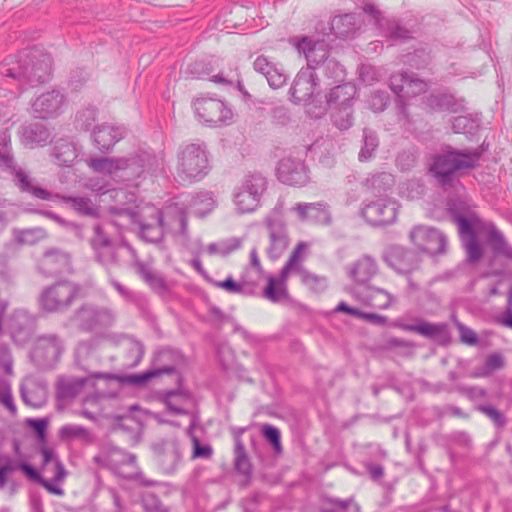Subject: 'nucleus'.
Masks as SVG:
<instances>
[{"label":"nucleus","instance_id":"obj_55","mask_svg":"<svg viewBox=\"0 0 512 512\" xmlns=\"http://www.w3.org/2000/svg\"><path fill=\"white\" fill-rule=\"evenodd\" d=\"M141 504L145 512H169V508L154 493L143 494Z\"/></svg>","mask_w":512,"mask_h":512},{"label":"nucleus","instance_id":"obj_13","mask_svg":"<svg viewBox=\"0 0 512 512\" xmlns=\"http://www.w3.org/2000/svg\"><path fill=\"white\" fill-rule=\"evenodd\" d=\"M409 236L415 246L430 255H440L446 251L447 237L436 228L419 225L411 230Z\"/></svg>","mask_w":512,"mask_h":512},{"label":"nucleus","instance_id":"obj_58","mask_svg":"<svg viewBox=\"0 0 512 512\" xmlns=\"http://www.w3.org/2000/svg\"><path fill=\"white\" fill-rule=\"evenodd\" d=\"M261 431L265 439L272 445L274 451L278 454L281 453L282 445L280 431L276 427L269 424L263 425Z\"/></svg>","mask_w":512,"mask_h":512},{"label":"nucleus","instance_id":"obj_27","mask_svg":"<svg viewBox=\"0 0 512 512\" xmlns=\"http://www.w3.org/2000/svg\"><path fill=\"white\" fill-rule=\"evenodd\" d=\"M94 462L120 474L124 466H135L136 457L118 447L111 446L96 455Z\"/></svg>","mask_w":512,"mask_h":512},{"label":"nucleus","instance_id":"obj_12","mask_svg":"<svg viewBox=\"0 0 512 512\" xmlns=\"http://www.w3.org/2000/svg\"><path fill=\"white\" fill-rule=\"evenodd\" d=\"M63 351L64 342L58 334H42L35 338L30 356L38 366L47 367L55 364Z\"/></svg>","mask_w":512,"mask_h":512},{"label":"nucleus","instance_id":"obj_54","mask_svg":"<svg viewBox=\"0 0 512 512\" xmlns=\"http://www.w3.org/2000/svg\"><path fill=\"white\" fill-rule=\"evenodd\" d=\"M504 366V358L499 353L489 355L480 371L474 372L473 377H485Z\"/></svg>","mask_w":512,"mask_h":512},{"label":"nucleus","instance_id":"obj_32","mask_svg":"<svg viewBox=\"0 0 512 512\" xmlns=\"http://www.w3.org/2000/svg\"><path fill=\"white\" fill-rule=\"evenodd\" d=\"M301 220H312L321 224H329L331 215L328 205L324 202L298 203L293 208Z\"/></svg>","mask_w":512,"mask_h":512},{"label":"nucleus","instance_id":"obj_6","mask_svg":"<svg viewBox=\"0 0 512 512\" xmlns=\"http://www.w3.org/2000/svg\"><path fill=\"white\" fill-rule=\"evenodd\" d=\"M116 319L117 314L114 309L92 302L81 304L69 318L79 331L85 333H93L112 327Z\"/></svg>","mask_w":512,"mask_h":512},{"label":"nucleus","instance_id":"obj_21","mask_svg":"<svg viewBox=\"0 0 512 512\" xmlns=\"http://www.w3.org/2000/svg\"><path fill=\"white\" fill-rule=\"evenodd\" d=\"M448 212L453 221L458 225L459 234L482 227L478 214L465 200H451L448 203Z\"/></svg>","mask_w":512,"mask_h":512},{"label":"nucleus","instance_id":"obj_60","mask_svg":"<svg viewBox=\"0 0 512 512\" xmlns=\"http://www.w3.org/2000/svg\"><path fill=\"white\" fill-rule=\"evenodd\" d=\"M96 115H97L96 108L90 106V107H87L84 110L80 111L76 116V120L80 124L82 129L88 130L95 122Z\"/></svg>","mask_w":512,"mask_h":512},{"label":"nucleus","instance_id":"obj_49","mask_svg":"<svg viewBox=\"0 0 512 512\" xmlns=\"http://www.w3.org/2000/svg\"><path fill=\"white\" fill-rule=\"evenodd\" d=\"M379 145V140L376 133L368 128L363 130V146L359 153L361 161L368 160L372 157Z\"/></svg>","mask_w":512,"mask_h":512},{"label":"nucleus","instance_id":"obj_46","mask_svg":"<svg viewBox=\"0 0 512 512\" xmlns=\"http://www.w3.org/2000/svg\"><path fill=\"white\" fill-rule=\"evenodd\" d=\"M463 245L467 252V258L470 262H477L482 257V249L478 243L476 230L461 233Z\"/></svg>","mask_w":512,"mask_h":512},{"label":"nucleus","instance_id":"obj_28","mask_svg":"<svg viewBox=\"0 0 512 512\" xmlns=\"http://www.w3.org/2000/svg\"><path fill=\"white\" fill-rule=\"evenodd\" d=\"M69 267V254L57 248L46 250L38 264L40 272L47 276L61 274L67 271Z\"/></svg>","mask_w":512,"mask_h":512},{"label":"nucleus","instance_id":"obj_19","mask_svg":"<svg viewBox=\"0 0 512 512\" xmlns=\"http://www.w3.org/2000/svg\"><path fill=\"white\" fill-rule=\"evenodd\" d=\"M3 160L5 165L1 169L13 177L14 184L21 192L30 193L42 200L53 199V195L49 191L33 184V178L24 169L17 166L14 158L6 157Z\"/></svg>","mask_w":512,"mask_h":512},{"label":"nucleus","instance_id":"obj_16","mask_svg":"<svg viewBox=\"0 0 512 512\" xmlns=\"http://www.w3.org/2000/svg\"><path fill=\"white\" fill-rule=\"evenodd\" d=\"M384 261L398 274L408 275L419 268L421 259L412 250L391 245L384 252Z\"/></svg>","mask_w":512,"mask_h":512},{"label":"nucleus","instance_id":"obj_44","mask_svg":"<svg viewBox=\"0 0 512 512\" xmlns=\"http://www.w3.org/2000/svg\"><path fill=\"white\" fill-rule=\"evenodd\" d=\"M53 198H61L63 202L69 204L79 214L86 216H94L97 214L96 207L88 197L55 195Z\"/></svg>","mask_w":512,"mask_h":512},{"label":"nucleus","instance_id":"obj_62","mask_svg":"<svg viewBox=\"0 0 512 512\" xmlns=\"http://www.w3.org/2000/svg\"><path fill=\"white\" fill-rule=\"evenodd\" d=\"M454 323L460 333V339L463 343L468 345H476L478 343V336L471 328L465 326L457 319L454 320Z\"/></svg>","mask_w":512,"mask_h":512},{"label":"nucleus","instance_id":"obj_47","mask_svg":"<svg viewBox=\"0 0 512 512\" xmlns=\"http://www.w3.org/2000/svg\"><path fill=\"white\" fill-rule=\"evenodd\" d=\"M241 246V240L236 237L221 240L217 243H211L207 246V252L209 255H219L225 257L233 251L239 249Z\"/></svg>","mask_w":512,"mask_h":512},{"label":"nucleus","instance_id":"obj_29","mask_svg":"<svg viewBox=\"0 0 512 512\" xmlns=\"http://www.w3.org/2000/svg\"><path fill=\"white\" fill-rule=\"evenodd\" d=\"M34 319L26 311H16L11 319V337L17 345L23 346L28 343L33 334Z\"/></svg>","mask_w":512,"mask_h":512},{"label":"nucleus","instance_id":"obj_41","mask_svg":"<svg viewBox=\"0 0 512 512\" xmlns=\"http://www.w3.org/2000/svg\"><path fill=\"white\" fill-rule=\"evenodd\" d=\"M234 466L237 472L247 477L251 476L252 465L240 436L235 437Z\"/></svg>","mask_w":512,"mask_h":512},{"label":"nucleus","instance_id":"obj_39","mask_svg":"<svg viewBox=\"0 0 512 512\" xmlns=\"http://www.w3.org/2000/svg\"><path fill=\"white\" fill-rule=\"evenodd\" d=\"M483 227L488 234V241L494 253L512 259V247L506 242L501 231L492 223H487Z\"/></svg>","mask_w":512,"mask_h":512},{"label":"nucleus","instance_id":"obj_18","mask_svg":"<svg viewBox=\"0 0 512 512\" xmlns=\"http://www.w3.org/2000/svg\"><path fill=\"white\" fill-rule=\"evenodd\" d=\"M361 215L373 226L391 224L397 217V204L391 199H377L365 204Z\"/></svg>","mask_w":512,"mask_h":512},{"label":"nucleus","instance_id":"obj_52","mask_svg":"<svg viewBox=\"0 0 512 512\" xmlns=\"http://www.w3.org/2000/svg\"><path fill=\"white\" fill-rule=\"evenodd\" d=\"M352 105L339 106L332 114L334 125L340 130H347L353 124Z\"/></svg>","mask_w":512,"mask_h":512},{"label":"nucleus","instance_id":"obj_50","mask_svg":"<svg viewBox=\"0 0 512 512\" xmlns=\"http://www.w3.org/2000/svg\"><path fill=\"white\" fill-rule=\"evenodd\" d=\"M188 399V394L180 389L168 390L164 393V402L169 411L183 415L186 414L187 411L180 407L178 403L182 400Z\"/></svg>","mask_w":512,"mask_h":512},{"label":"nucleus","instance_id":"obj_53","mask_svg":"<svg viewBox=\"0 0 512 512\" xmlns=\"http://www.w3.org/2000/svg\"><path fill=\"white\" fill-rule=\"evenodd\" d=\"M478 128V121L465 115L455 117L452 122V129L455 133L473 134Z\"/></svg>","mask_w":512,"mask_h":512},{"label":"nucleus","instance_id":"obj_5","mask_svg":"<svg viewBox=\"0 0 512 512\" xmlns=\"http://www.w3.org/2000/svg\"><path fill=\"white\" fill-rule=\"evenodd\" d=\"M207 147L204 143H189L177 153L176 179L183 185L202 180L209 172Z\"/></svg>","mask_w":512,"mask_h":512},{"label":"nucleus","instance_id":"obj_40","mask_svg":"<svg viewBox=\"0 0 512 512\" xmlns=\"http://www.w3.org/2000/svg\"><path fill=\"white\" fill-rule=\"evenodd\" d=\"M331 29L339 38L353 36L358 29L357 17L354 14L336 16L331 22Z\"/></svg>","mask_w":512,"mask_h":512},{"label":"nucleus","instance_id":"obj_23","mask_svg":"<svg viewBox=\"0 0 512 512\" xmlns=\"http://www.w3.org/2000/svg\"><path fill=\"white\" fill-rule=\"evenodd\" d=\"M395 326L403 331L417 333L434 341H444L449 337L446 323H429L420 318H417L415 323H408L407 317L404 316L396 321Z\"/></svg>","mask_w":512,"mask_h":512},{"label":"nucleus","instance_id":"obj_30","mask_svg":"<svg viewBox=\"0 0 512 512\" xmlns=\"http://www.w3.org/2000/svg\"><path fill=\"white\" fill-rule=\"evenodd\" d=\"M253 67L256 72L265 76L269 86L273 89H278L287 82L288 76L283 69L264 55L255 59Z\"/></svg>","mask_w":512,"mask_h":512},{"label":"nucleus","instance_id":"obj_15","mask_svg":"<svg viewBox=\"0 0 512 512\" xmlns=\"http://www.w3.org/2000/svg\"><path fill=\"white\" fill-rule=\"evenodd\" d=\"M306 249L307 244L304 242H300L292 251L291 255L287 260H294V262L292 263L293 266L291 268V274H297L301 280V283L308 287L311 291L315 293H321L328 286L327 278L325 276H320L311 273L303 266L304 258L302 257V252L305 251Z\"/></svg>","mask_w":512,"mask_h":512},{"label":"nucleus","instance_id":"obj_1","mask_svg":"<svg viewBox=\"0 0 512 512\" xmlns=\"http://www.w3.org/2000/svg\"><path fill=\"white\" fill-rule=\"evenodd\" d=\"M164 164L162 154L137 150L121 157H95L87 160V165L95 173L132 181L146 173H153Z\"/></svg>","mask_w":512,"mask_h":512},{"label":"nucleus","instance_id":"obj_48","mask_svg":"<svg viewBox=\"0 0 512 512\" xmlns=\"http://www.w3.org/2000/svg\"><path fill=\"white\" fill-rule=\"evenodd\" d=\"M394 184V177L391 173L380 172L366 179V185L374 193H382L390 189Z\"/></svg>","mask_w":512,"mask_h":512},{"label":"nucleus","instance_id":"obj_31","mask_svg":"<svg viewBox=\"0 0 512 512\" xmlns=\"http://www.w3.org/2000/svg\"><path fill=\"white\" fill-rule=\"evenodd\" d=\"M378 266L370 256L358 259L349 269V276L353 279V286H369L368 282L377 274Z\"/></svg>","mask_w":512,"mask_h":512},{"label":"nucleus","instance_id":"obj_4","mask_svg":"<svg viewBox=\"0 0 512 512\" xmlns=\"http://www.w3.org/2000/svg\"><path fill=\"white\" fill-rule=\"evenodd\" d=\"M480 156L481 152L477 149H449L433 156L429 170L441 186L452 187L458 172L474 168Z\"/></svg>","mask_w":512,"mask_h":512},{"label":"nucleus","instance_id":"obj_7","mask_svg":"<svg viewBox=\"0 0 512 512\" xmlns=\"http://www.w3.org/2000/svg\"><path fill=\"white\" fill-rule=\"evenodd\" d=\"M80 292L79 284L68 280L58 281L41 291L39 306L47 313H63L71 307Z\"/></svg>","mask_w":512,"mask_h":512},{"label":"nucleus","instance_id":"obj_57","mask_svg":"<svg viewBox=\"0 0 512 512\" xmlns=\"http://www.w3.org/2000/svg\"><path fill=\"white\" fill-rule=\"evenodd\" d=\"M476 409L487 416L496 427L502 428L506 425L507 420L504 414L492 405H479Z\"/></svg>","mask_w":512,"mask_h":512},{"label":"nucleus","instance_id":"obj_25","mask_svg":"<svg viewBox=\"0 0 512 512\" xmlns=\"http://www.w3.org/2000/svg\"><path fill=\"white\" fill-rule=\"evenodd\" d=\"M278 179L287 185H304L308 181L307 168L303 161L292 157L283 158L277 167Z\"/></svg>","mask_w":512,"mask_h":512},{"label":"nucleus","instance_id":"obj_51","mask_svg":"<svg viewBox=\"0 0 512 512\" xmlns=\"http://www.w3.org/2000/svg\"><path fill=\"white\" fill-rule=\"evenodd\" d=\"M405 92L402 99L415 97L426 92L428 85L425 81L417 78L413 73H406Z\"/></svg>","mask_w":512,"mask_h":512},{"label":"nucleus","instance_id":"obj_37","mask_svg":"<svg viewBox=\"0 0 512 512\" xmlns=\"http://www.w3.org/2000/svg\"><path fill=\"white\" fill-rule=\"evenodd\" d=\"M20 393L23 402L33 408H40L46 403L47 390L45 385L37 383H31L27 386L22 385Z\"/></svg>","mask_w":512,"mask_h":512},{"label":"nucleus","instance_id":"obj_22","mask_svg":"<svg viewBox=\"0 0 512 512\" xmlns=\"http://www.w3.org/2000/svg\"><path fill=\"white\" fill-rule=\"evenodd\" d=\"M350 294L362 304L381 310L389 309L395 301L391 293L371 285L352 286L350 288Z\"/></svg>","mask_w":512,"mask_h":512},{"label":"nucleus","instance_id":"obj_64","mask_svg":"<svg viewBox=\"0 0 512 512\" xmlns=\"http://www.w3.org/2000/svg\"><path fill=\"white\" fill-rule=\"evenodd\" d=\"M405 84H406V72L393 74L390 77V88L391 90L402 99V95L405 92Z\"/></svg>","mask_w":512,"mask_h":512},{"label":"nucleus","instance_id":"obj_38","mask_svg":"<svg viewBox=\"0 0 512 512\" xmlns=\"http://www.w3.org/2000/svg\"><path fill=\"white\" fill-rule=\"evenodd\" d=\"M137 273L158 294H164L168 290L167 283L161 274L154 272L147 264L136 262Z\"/></svg>","mask_w":512,"mask_h":512},{"label":"nucleus","instance_id":"obj_35","mask_svg":"<svg viewBox=\"0 0 512 512\" xmlns=\"http://www.w3.org/2000/svg\"><path fill=\"white\" fill-rule=\"evenodd\" d=\"M151 211V216H153L154 222L140 223V235L146 242L157 243L163 239L166 228L161 210L151 208Z\"/></svg>","mask_w":512,"mask_h":512},{"label":"nucleus","instance_id":"obj_33","mask_svg":"<svg viewBox=\"0 0 512 512\" xmlns=\"http://www.w3.org/2000/svg\"><path fill=\"white\" fill-rule=\"evenodd\" d=\"M123 137V130L107 123L93 130V141L100 151H108Z\"/></svg>","mask_w":512,"mask_h":512},{"label":"nucleus","instance_id":"obj_59","mask_svg":"<svg viewBox=\"0 0 512 512\" xmlns=\"http://www.w3.org/2000/svg\"><path fill=\"white\" fill-rule=\"evenodd\" d=\"M210 80L216 84L226 86H232L234 84H237L238 88L241 89L240 76L237 70L230 71L227 74H225L224 72H220L219 74L212 76Z\"/></svg>","mask_w":512,"mask_h":512},{"label":"nucleus","instance_id":"obj_11","mask_svg":"<svg viewBox=\"0 0 512 512\" xmlns=\"http://www.w3.org/2000/svg\"><path fill=\"white\" fill-rule=\"evenodd\" d=\"M193 108L197 119L207 125L226 124L233 117L231 108L217 98L197 97L193 101Z\"/></svg>","mask_w":512,"mask_h":512},{"label":"nucleus","instance_id":"obj_8","mask_svg":"<svg viewBox=\"0 0 512 512\" xmlns=\"http://www.w3.org/2000/svg\"><path fill=\"white\" fill-rule=\"evenodd\" d=\"M266 186V178L259 173L245 176L233 194L237 213L245 214L255 211L260 204Z\"/></svg>","mask_w":512,"mask_h":512},{"label":"nucleus","instance_id":"obj_3","mask_svg":"<svg viewBox=\"0 0 512 512\" xmlns=\"http://www.w3.org/2000/svg\"><path fill=\"white\" fill-rule=\"evenodd\" d=\"M175 371L174 367H165L163 369L149 370L140 374L120 376L112 373L94 372L88 378L84 377H60L56 385V394L59 401L69 402L74 399L83 389L90 379L117 380L121 383L140 386L152 378L162 374H171Z\"/></svg>","mask_w":512,"mask_h":512},{"label":"nucleus","instance_id":"obj_43","mask_svg":"<svg viewBox=\"0 0 512 512\" xmlns=\"http://www.w3.org/2000/svg\"><path fill=\"white\" fill-rule=\"evenodd\" d=\"M355 94V88L352 85H337L332 88L327 96L329 104H339V106L352 105V98Z\"/></svg>","mask_w":512,"mask_h":512},{"label":"nucleus","instance_id":"obj_61","mask_svg":"<svg viewBox=\"0 0 512 512\" xmlns=\"http://www.w3.org/2000/svg\"><path fill=\"white\" fill-rule=\"evenodd\" d=\"M11 135L8 130L0 131V168L5 165L4 160L7 158H14L11 153Z\"/></svg>","mask_w":512,"mask_h":512},{"label":"nucleus","instance_id":"obj_17","mask_svg":"<svg viewBox=\"0 0 512 512\" xmlns=\"http://www.w3.org/2000/svg\"><path fill=\"white\" fill-rule=\"evenodd\" d=\"M157 464L165 474H173L181 461L180 444L175 438L163 439L152 446Z\"/></svg>","mask_w":512,"mask_h":512},{"label":"nucleus","instance_id":"obj_24","mask_svg":"<svg viewBox=\"0 0 512 512\" xmlns=\"http://www.w3.org/2000/svg\"><path fill=\"white\" fill-rule=\"evenodd\" d=\"M294 260L286 261L277 277L267 276V286L263 290V296L273 303H279L288 300L289 293L287 289V280L291 275V268Z\"/></svg>","mask_w":512,"mask_h":512},{"label":"nucleus","instance_id":"obj_42","mask_svg":"<svg viewBox=\"0 0 512 512\" xmlns=\"http://www.w3.org/2000/svg\"><path fill=\"white\" fill-rule=\"evenodd\" d=\"M215 206L213 194L208 191L197 193L190 202V209L192 212L199 216L204 217L208 214Z\"/></svg>","mask_w":512,"mask_h":512},{"label":"nucleus","instance_id":"obj_45","mask_svg":"<svg viewBox=\"0 0 512 512\" xmlns=\"http://www.w3.org/2000/svg\"><path fill=\"white\" fill-rule=\"evenodd\" d=\"M15 239L20 244L34 245L47 238V231L42 227L15 230Z\"/></svg>","mask_w":512,"mask_h":512},{"label":"nucleus","instance_id":"obj_56","mask_svg":"<svg viewBox=\"0 0 512 512\" xmlns=\"http://www.w3.org/2000/svg\"><path fill=\"white\" fill-rule=\"evenodd\" d=\"M60 437L66 440L76 438L88 439L90 437V433L85 427L81 425L68 424L61 427Z\"/></svg>","mask_w":512,"mask_h":512},{"label":"nucleus","instance_id":"obj_2","mask_svg":"<svg viewBox=\"0 0 512 512\" xmlns=\"http://www.w3.org/2000/svg\"><path fill=\"white\" fill-rule=\"evenodd\" d=\"M50 73V56L36 50L8 56L0 63V76L16 81L21 89L47 82Z\"/></svg>","mask_w":512,"mask_h":512},{"label":"nucleus","instance_id":"obj_10","mask_svg":"<svg viewBox=\"0 0 512 512\" xmlns=\"http://www.w3.org/2000/svg\"><path fill=\"white\" fill-rule=\"evenodd\" d=\"M291 43L295 46L300 54H304L307 60V67L315 71V68L324 63L326 69H332L335 77H340L343 73L342 67L332 59H328V48L324 41L313 42L308 37L301 39H291Z\"/></svg>","mask_w":512,"mask_h":512},{"label":"nucleus","instance_id":"obj_34","mask_svg":"<svg viewBox=\"0 0 512 512\" xmlns=\"http://www.w3.org/2000/svg\"><path fill=\"white\" fill-rule=\"evenodd\" d=\"M50 141V132L40 123H31L23 126L21 130V142L29 148L44 146Z\"/></svg>","mask_w":512,"mask_h":512},{"label":"nucleus","instance_id":"obj_14","mask_svg":"<svg viewBox=\"0 0 512 512\" xmlns=\"http://www.w3.org/2000/svg\"><path fill=\"white\" fill-rule=\"evenodd\" d=\"M66 104V96L60 90L53 89L38 95L31 103V111L35 118H56L64 112Z\"/></svg>","mask_w":512,"mask_h":512},{"label":"nucleus","instance_id":"obj_36","mask_svg":"<svg viewBox=\"0 0 512 512\" xmlns=\"http://www.w3.org/2000/svg\"><path fill=\"white\" fill-rule=\"evenodd\" d=\"M52 156L57 165L70 166L78 156V149L73 142L60 139L53 145Z\"/></svg>","mask_w":512,"mask_h":512},{"label":"nucleus","instance_id":"obj_20","mask_svg":"<svg viewBox=\"0 0 512 512\" xmlns=\"http://www.w3.org/2000/svg\"><path fill=\"white\" fill-rule=\"evenodd\" d=\"M319 79L311 68H302L296 75L293 84L289 90L291 101L296 104L306 103L314 95H318L317 87Z\"/></svg>","mask_w":512,"mask_h":512},{"label":"nucleus","instance_id":"obj_9","mask_svg":"<svg viewBox=\"0 0 512 512\" xmlns=\"http://www.w3.org/2000/svg\"><path fill=\"white\" fill-rule=\"evenodd\" d=\"M282 208L281 204L276 205L264 218L269 238L266 254L273 261L283 255L290 243Z\"/></svg>","mask_w":512,"mask_h":512},{"label":"nucleus","instance_id":"obj_63","mask_svg":"<svg viewBox=\"0 0 512 512\" xmlns=\"http://www.w3.org/2000/svg\"><path fill=\"white\" fill-rule=\"evenodd\" d=\"M389 102V95L384 91H374L371 94L369 103L374 111H383Z\"/></svg>","mask_w":512,"mask_h":512},{"label":"nucleus","instance_id":"obj_26","mask_svg":"<svg viewBox=\"0 0 512 512\" xmlns=\"http://www.w3.org/2000/svg\"><path fill=\"white\" fill-rule=\"evenodd\" d=\"M90 245L96 254L97 260L103 265H110L117 262L115 247L103 226L97 224L93 227V236L90 238Z\"/></svg>","mask_w":512,"mask_h":512}]
</instances>
